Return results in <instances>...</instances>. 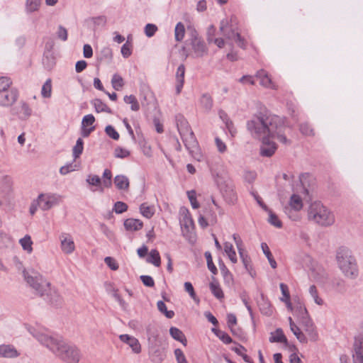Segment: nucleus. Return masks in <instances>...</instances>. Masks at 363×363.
I'll list each match as a JSON object with an SVG mask.
<instances>
[{
    "mask_svg": "<svg viewBox=\"0 0 363 363\" xmlns=\"http://www.w3.org/2000/svg\"><path fill=\"white\" fill-rule=\"evenodd\" d=\"M309 294H311V297L313 298L315 303L319 306H321L323 304V301L322 298H320L318 296V291L316 289V286L315 285H311L309 287Z\"/></svg>",
    "mask_w": 363,
    "mask_h": 363,
    "instance_id": "603ef678",
    "label": "nucleus"
},
{
    "mask_svg": "<svg viewBox=\"0 0 363 363\" xmlns=\"http://www.w3.org/2000/svg\"><path fill=\"white\" fill-rule=\"evenodd\" d=\"M185 34V27L182 22H179L174 29V38L176 41L181 42Z\"/></svg>",
    "mask_w": 363,
    "mask_h": 363,
    "instance_id": "a19ab883",
    "label": "nucleus"
},
{
    "mask_svg": "<svg viewBox=\"0 0 363 363\" xmlns=\"http://www.w3.org/2000/svg\"><path fill=\"white\" fill-rule=\"evenodd\" d=\"M91 104L94 106L96 111L98 113H100V112H106V113H111V110L110 109V108H108L107 106V105L99 99H94L92 101Z\"/></svg>",
    "mask_w": 363,
    "mask_h": 363,
    "instance_id": "4c0bfd02",
    "label": "nucleus"
},
{
    "mask_svg": "<svg viewBox=\"0 0 363 363\" xmlns=\"http://www.w3.org/2000/svg\"><path fill=\"white\" fill-rule=\"evenodd\" d=\"M269 341L270 342L284 343L285 345L288 343L287 338L281 328H277L274 332L270 333Z\"/></svg>",
    "mask_w": 363,
    "mask_h": 363,
    "instance_id": "cd10ccee",
    "label": "nucleus"
},
{
    "mask_svg": "<svg viewBox=\"0 0 363 363\" xmlns=\"http://www.w3.org/2000/svg\"><path fill=\"white\" fill-rule=\"evenodd\" d=\"M26 328L40 344L62 361L67 363L79 362L81 354L75 345L65 342L61 337L52 336L47 329L40 326L28 325Z\"/></svg>",
    "mask_w": 363,
    "mask_h": 363,
    "instance_id": "f03ea898",
    "label": "nucleus"
},
{
    "mask_svg": "<svg viewBox=\"0 0 363 363\" xmlns=\"http://www.w3.org/2000/svg\"><path fill=\"white\" fill-rule=\"evenodd\" d=\"M84 150V142L82 138H78L75 145L72 149V156L74 159H77L82 155Z\"/></svg>",
    "mask_w": 363,
    "mask_h": 363,
    "instance_id": "79ce46f5",
    "label": "nucleus"
},
{
    "mask_svg": "<svg viewBox=\"0 0 363 363\" xmlns=\"http://www.w3.org/2000/svg\"><path fill=\"white\" fill-rule=\"evenodd\" d=\"M104 262L111 270L116 271L119 267L118 262L111 257H105Z\"/></svg>",
    "mask_w": 363,
    "mask_h": 363,
    "instance_id": "0e129e2a",
    "label": "nucleus"
},
{
    "mask_svg": "<svg viewBox=\"0 0 363 363\" xmlns=\"http://www.w3.org/2000/svg\"><path fill=\"white\" fill-rule=\"evenodd\" d=\"M224 251L232 263L235 264L238 262L236 252L231 243L228 242L224 243Z\"/></svg>",
    "mask_w": 363,
    "mask_h": 363,
    "instance_id": "c9c22d12",
    "label": "nucleus"
},
{
    "mask_svg": "<svg viewBox=\"0 0 363 363\" xmlns=\"http://www.w3.org/2000/svg\"><path fill=\"white\" fill-rule=\"evenodd\" d=\"M157 306L159 311L163 313L167 318H172L174 317V312L173 311H168L164 301H158Z\"/></svg>",
    "mask_w": 363,
    "mask_h": 363,
    "instance_id": "49530a36",
    "label": "nucleus"
},
{
    "mask_svg": "<svg viewBox=\"0 0 363 363\" xmlns=\"http://www.w3.org/2000/svg\"><path fill=\"white\" fill-rule=\"evenodd\" d=\"M119 339L121 342L127 344L135 354L141 352V345L136 337L128 334H123L119 335Z\"/></svg>",
    "mask_w": 363,
    "mask_h": 363,
    "instance_id": "f3484780",
    "label": "nucleus"
},
{
    "mask_svg": "<svg viewBox=\"0 0 363 363\" xmlns=\"http://www.w3.org/2000/svg\"><path fill=\"white\" fill-rule=\"evenodd\" d=\"M255 77L258 78L260 81V84L267 88H273V84L271 78L268 75V73L264 70L260 69L257 72Z\"/></svg>",
    "mask_w": 363,
    "mask_h": 363,
    "instance_id": "a878e982",
    "label": "nucleus"
},
{
    "mask_svg": "<svg viewBox=\"0 0 363 363\" xmlns=\"http://www.w3.org/2000/svg\"><path fill=\"white\" fill-rule=\"evenodd\" d=\"M353 363H363V340L355 338L353 345Z\"/></svg>",
    "mask_w": 363,
    "mask_h": 363,
    "instance_id": "a211bd4d",
    "label": "nucleus"
},
{
    "mask_svg": "<svg viewBox=\"0 0 363 363\" xmlns=\"http://www.w3.org/2000/svg\"><path fill=\"white\" fill-rule=\"evenodd\" d=\"M41 95L43 98L49 99L52 95V81L48 79L43 84L41 89Z\"/></svg>",
    "mask_w": 363,
    "mask_h": 363,
    "instance_id": "37998d69",
    "label": "nucleus"
},
{
    "mask_svg": "<svg viewBox=\"0 0 363 363\" xmlns=\"http://www.w3.org/2000/svg\"><path fill=\"white\" fill-rule=\"evenodd\" d=\"M208 166L215 183L225 201L229 204H235L237 194L233 181L228 177V172L220 162H208Z\"/></svg>",
    "mask_w": 363,
    "mask_h": 363,
    "instance_id": "7ed1b4c3",
    "label": "nucleus"
},
{
    "mask_svg": "<svg viewBox=\"0 0 363 363\" xmlns=\"http://www.w3.org/2000/svg\"><path fill=\"white\" fill-rule=\"evenodd\" d=\"M105 132L106 135L111 138L118 140L119 139V133L116 131L113 126L111 125H108L105 128Z\"/></svg>",
    "mask_w": 363,
    "mask_h": 363,
    "instance_id": "6e6d98bb",
    "label": "nucleus"
},
{
    "mask_svg": "<svg viewBox=\"0 0 363 363\" xmlns=\"http://www.w3.org/2000/svg\"><path fill=\"white\" fill-rule=\"evenodd\" d=\"M61 249L65 254H71L74 251V242L69 235L62 234L60 236Z\"/></svg>",
    "mask_w": 363,
    "mask_h": 363,
    "instance_id": "6ab92c4d",
    "label": "nucleus"
},
{
    "mask_svg": "<svg viewBox=\"0 0 363 363\" xmlns=\"http://www.w3.org/2000/svg\"><path fill=\"white\" fill-rule=\"evenodd\" d=\"M262 299L263 301V303H259L260 311L262 313L270 315L272 313V310L270 307V303L266 301L264 298V296L262 295Z\"/></svg>",
    "mask_w": 363,
    "mask_h": 363,
    "instance_id": "13d9d810",
    "label": "nucleus"
},
{
    "mask_svg": "<svg viewBox=\"0 0 363 363\" xmlns=\"http://www.w3.org/2000/svg\"><path fill=\"white\" fill-rule=\"evenodd\" d=\"M157 30V26L152 23H147L145 27V33L148 38L152 37Z\"/></svg>",
    "mask_w": 363,
    "mask_h": 363,
    "instance_id": "e2e57ef3",
    "label": "nucleus"
},
{
    "mask_svg": "<svg viewBox=\"0 0 363 363\" xmlns=\"http://www.w3.org/2000/svg\"><path fill=\"white\" fill-rule=\"evenodd\" d=\"M124 227L128 231H138L140 230L143 226V223L135 218H128L124 220Z\"/></svg>",
    "mask_w": 363,
    "mask_h": 363,
    "instance_id": "b1692460",
    "label": "nucleus"
},
{
    "mask_svg": "<svg viewBox=\"0 0 363 363\" xmlns=\"http://www.w3.org/2000/svg\"><path fill=\"white\" fill-rule=\"evenodd\" d=\"M200 103H201L202 107L207 112H208L211 110V108L213 107V104L212 97L208 94H204L202 95L201 100H200Z\"/></svg>",
    "mask_w": 363,
    "mask_h": 363,
    "instance_id": "58836bf2",
    "label": "nucleus"
},
{
    "mask_svg": "<svg viewBox=\"0 0 363 363\" xmlns=\"http://www.w3.org/2000/svg\"><path fill=\"white\" fill-rule=\"evenodd\" d=\"M218 264H219L220 273H221L222 276L223 277L224 281L228 284H230L231 282H233V275L230 273V272L228 270V269L226 267V266L225 265L223 262L222 260H220Z\"/></svg>",
    "mask_w": 363,
    "mask_h": 363,
    "instance_id": "e433bc0d",
    "label": "nucleus"
},
{
    "mask_svg": "<svg viewBox=\"0 0 363 363\" xmlns=\"http://www.w3.org/2000/svg\"><path fill=\"white\" fill-rule=\"evenodd\" d=\"M261 248L262 250L263 253L267 258L269 263L272 268L275 269L277 267V264L276 260L274 259L272 254L266 242L261 243Z\"/></svg>",
    "mask_w": 363,
    "mask_h": 363,
    "instance_id": "72a5a7b5",
    "label": "nucleus"
},
{
    "mask_svg": "<svg viewBox=\"0 0 363 363\" xmlns=\"http://www.w3.org/2000/svg\"><path fill=\"white\" fill-rule=\"evenodd\" d=\"M123 99L126 104H130L132 111H138L140 109L139 103L134 95L125 96Z\"/></svg>",
    "mask_w": 363,
    "mask_h": 363,
    "instance_id": "c03bdc74",
    "label": "nucleus"
},
{
    "mask_svg": "<svg viewBox=\"0 0 363 363\" xmlns=\"http://www.w3.org/2000/svg\"><path fill=\"white\" fill-rule=\"evenodd\" d=\"M128 210V205L123 201H117L114 203L113 211L117 214H121Z\"/></svg>",
    "mask_w": 363,
    "mask_h": 363,
    "instance_id": "5fc2aeb1",
    "label": "nucleus"
},
{
    "mask_svg": "<svg viewBox=\"0 0 363 363\" xmlns=\"http://www.w3.org/2000/svg\"><path fill=\"white\" fill-rule=\"evenodd\" d=\"M114 184L120 191H128L129 189V179L123 174L116 175L114 178Z\"/></svg>",
    "mask_w": 363,
    "mask_h": 363,
    "instance_id": "393cba45",
    "label": "nucleus"
},
{
    "mask_svg": "<svg viewBox=\"0 0 363 363\" xmlns=\"http://www.w3.org/2000/svg\"><path fill=\"white\" fill-rule=\"evenodd\" d=\"M247 128L254 138L262 139L260 155L263 157L272 156L277 149L276 143L270 140V138H276L283 144L288 143L284 134L283 121L279 116L272 115L267 110L255 114L247 121Z\"/></svg>",
    "mask_w": 363,
    "mask_h": 363,
    "instance_id": "f257e3e1",
    "label": "nucleus"
},
{
    "mask_svg": "<svg viewBox=\"0 0 363 363\" xmlns=\"http://www.w3.org/2000/svg\"><path fill=\"white\" fill-rule=\"evenodd\" d=\"M36 199L39 202L40 208L45 211L58 205L61 201V196L52 193L40 194Z\"/></svg>",
    "mask_w": 363,
    "mask_h": 363,
    "instance_id": "9d476101",
    "label": "nucleus"
},
{
    "mask_svg": "<svg viewBox=\"0 0 363 363\" xmlns=\"http://www.w3.org/2000/svg\"><path fill=\"white\" fill-rule=\"evenodd\" d=\"M303 206V201L300 196L294 194L290 198L289 206H285L284 211L290 219L297 220H298V216L296 212L301 211Z\"/></svg>",
    "mask_w": 363,
    "mask_h": 363,
    "instance_id": "1a4fd4ad",
    "label": "nucleus"
},
{
    "mask_svg": "<svg viewBox=\"0 0 363 363\" xmlns=\"http://www.w3.org/2000/svg\"><path fill=\"white\" fill-rule=\"evenodd\" d=\"M19 244L22 247L23 250L28 254L33 252V241L31 237L29 235H26L24 237L19 240Z\"/></svg>",
    "mask_w": 363,
    "mask_h": 363,
    "instance_id": "7c9ffc66",
    "label": "nucleus"
},
{
    "mask_svg": "<svg viewBox=\"0 0 363 363\" xmlns=\"http://www.w3.org/2000/svg\"><path fill=\"white\" fill-rule=\"evenodd\" d=\"M188 198L193 208L196 209L199 207V203L196 200V194L194 190L187 191Z\"/></svg>",
    "mask_w": 363,
    "mask_h": 363,
    "instance_id": "4d7b16f0",
    "label": "nucleus"
},
{
    "mask_svg": "<svg viewBox=\"0 0 363 363\" xmlns=\"http://www.w3.org/2000/svg\"><path fill=\"white\" fill-rule=\"evenodd\" d=\"M299 315H301V323L304 327L305 331L307 333L311 341L315 342L318 340V334L315 330V325L312 320L308 316V312L305 307L300 306L298 308Z\"/></svg>",
    "mask_w": 363,
    "mask_h": 363,
    "instance_id": "6e6552de",
    "label": "nucleus"
},
{
    "mask_svg": "<svg viewBox=\"0 0 363 363\" xmlns=\"http://www.w3.org/2000/svg\"><path fill=\"white\" fill-rule=\"evenodd\" d=\"M169 333L172 338L182 342L184 345H186L187 340L185 337V335L179 328L171 327L169 329Z\"/></svg>",
    "mask_w": 363,
    "mask_h": 363,
    "instance_id": "473e14b6",
    "label": "nucleus"
},
{
    "mask_svg": "<svg viewBox=\"0 0 363 363\" xmlns=\"http://www.w3.org/2000/svg\"><path fill=\"white\" fill-rule=\"evenodd\" d=\"M311 277L317 283H325L328 279L326 271L320 266L313 268L310 274Z\"/></svg>",
    "mask_w": 363,
    "mask_h": 363,
    "instance_id": "4be33fe9",
    "label": "nucleus"
},
{
    "mask_svg": "<svg viewBox=\"0 0 363 363\" xmlns=\"http://www.w3.org/2000/svg\"><path fill=\"white\" fill-rule=\"evenodd\" d=\"M179 223L182 235L189 242L194 244L196 240L194 232V223L189 210L185 207H181L179 210Z\"/></svg>",
    "mask_w": 363,
    "mask_h": 363,
    "instance_id": "0eeeda50",
    "label": "nucleus"
},
{
    "mask_svg": "<svg viewBox=\"0 0 363 363\" xmlns=\"http://www.w3.org/2000/svg\"><path fill=\"white\" fill-rule=\"evenodd\" d=\"M113 58V52L111 48L105 46L100 50V60L110 61Z\"/></svg>",
    "mask_w": 363,
    "mask_h": 363,
    "instance_id": "09e8293b",
    "label": "nucleus"
},
{
    "mask_svg": "<svg viewBox=\"0 0 363 363\" xmlns=\"http://www.w3.org/2000/svg\"><path fill=\"white\" fill-rule=\"evenodd\" d=\"M181 138L184 144L185 147L189 151V154H191L193 157L196 158L197 160H200V158L196 157V156L194 155V153H196V151L199 149L198 142L194 134V132L192 131L188 134L182 136Z\"/></svg>",
    "mask_w": 363,
    "mask_h": 363,
    "instance_id": "ddd939ff",
    "label": "nucleus"
},
{
    "mask_svg": "<svg viewBox=\"0 0 363 363\" xmlns=\"http://www.w3.org/2000/svg\"><path fill=\"white\" fill-rule=\"evenodd\" d=\"M57 37L62 41H66L67 40V30L62 26H59L57 31L56 33Z\"/></svg>",
    "mask_w": 363,
    "mask_h": 363,
    "instance_id": "69168bd1",
    "label": "nucleus"
},
{
    "mask_svg": "<svg viewBox=\"0 0 363 363\" xmlns=\"http://www.w3.org/2000/svg\"><path fill=\"white\" fill-rule=\"evenodd\" d=\"M21 111L26 118H28L31 116L32 110L30 108L29 105L26 102H25V101L21 102Z\"/></svg>",
    "mask_w": 363,
    "mask_h": 363,
    "instance_id": "338daca9",
    "label": "nucleus"
},
{
    "mask_svg": "<svg viewBox=\"0 0 363 363\" xmlns=\"http://www.w3.org/2000/svg\"><path fill=\"white\" fill-rule=\"evenodd\" d=\"M111 84L115 90L119 91L121 89L124 85V82L122 77L118 74H114L111 79Z\"/></svg>",
    "mask_w": 363,
    "mask_h": 363,
    "instance_id": "a18cd8bd",
    "label": "nucleus"
},
{
    "mask_svg": "<svg viewBox=\"0 0 363 363\" xmlns=\"http://www.w3.org/2000/svg\"><path fill=\"white\" fill-rule=\"evenodd\" d=\"M41 0H26L25 9L28 13H33L39 9Z\"/></svg>",
    "mask_w": 363,
    "mask_h": 363,
    "instance_id": "ea45409f",
    "label": "nucleus"
},
{
    "mask_svg": "<svg viewBox=\"0 0 363 363\" xmlns=\"http://www.w3.org/2000/svg\"><path fill=\"white\" fill-rule=\"evenodd\" d=\"M111 178V171L108 169H106L103 173L101 184L106 188L111 187L112 185Z\"/></svg>",
    "mask_w": 363,
    "mask_h": 363,
    "instance_id": "de8ad7c7",
    "label": "nucleus"
},
{
    "mask_svg": "<svg viewBox=\"0 0 363 363\" xmlns=\"http://www.w3.org/2000/svg\"><path fill=\"white\" fill-rule=\"evenodd\" d=\"M149 354L154 363H160L166 356L164 349L158 347L157 342L149 344Z\"/></svg>",
    "mask_w": 363,
    "mask_h": 363,
    "instance_id": "dca6fc26",
    "label": "nucleus"
},
{
    "mask_svg": "<svg viewBox=\"0 0 363 363\" xmlns=\"http://www.w3.org/2000/svg\"><path fill=\"white\" fill-rule=\"evenodd\" d=\"M209 287L211 293L218 299H222L224 298L223 291L217 280L213 277V281L210 283Z\"/></svg>",
    "mask_w": 363,
    "mask_h": 363,
    "instance_id": "c756f323",
    "label": "nucleus"
},
{
    "mask_svg": "<svg viewBox=\"0 0 363 363\" xmlns=\"http://www.w3.org/2000/svg\"><path fill=\"white\" fill-rule=\"evenodd\" d=\"M140 213L146 218H151L155 213L154 206H149L147 203H143L139 207Z\"/></svg>",
    "mask_w": 363,
    "mask_h": 363,
    "instance_id": "2f4dec72",
    "label": "nucleus"
},
{
    "mask_svg": "<svg viewBox=\"0 0 363 363\" xmlns=\"http://www.w3.org/2000/svg\"><path fill=\"white\" fill-rule=\"evenodd\" d=\"M12 84V81L6 77H0V92L9 88Z\"/></svg>",
    "mask_w": 363,
    "mask_h": 363,
    "instance_id": "680f3d73",
    "label": "nucleus"
},
{
    "mask_svg": "<svg viewBox=\"0 0 363 363\" xmlns=\"http://www.w3.org/2000/svg\"><path fill=\"white\" fill-rule=\"evenodd\" d=\"M86 182L91 186H99L101 184V179L95 174H89Z\"/></svg>",
    "mask_w": 363,
    "mask_h": 363,
    "instance_id": "864d4df0",
    "label": "nucleus"
},
{
    "mask_svg": "<svg viewBox=\"0 0 363 363\" xmlns=\"http://www.w3.org/2000/svg\"><path fill=\"white\" fill-rule=\"evenodd\" d=\"M308 220L320 226L328 227L335 221L333 213L320 201L312 202L307 209Z\"/></svg>",
    "mask_w": 363,
    "mask_h": 363,
    "instance_id": "39448f33",
    "label": "nucleus"
},
{
    "mask_svg": "<svg viewBox=\"0 0 363 363\" xmlns=\"http://www.w3.org/2000/svg\"><path fill=\"white\" fill-rule=\"evenodd\" d=\"M174 354L178 363H188L185 355L181 349H176L174 350Z\"/></svg>",
    "mask_w": 363,
    "mask_h": 363,
    "instance_id": "774afa93",
    "label": "nucleus"
},
{
    "mask_svg": "<svg viewBox=\"0 0 363 363\" xmlns=\"http://www.w3.org/2000/svg\"><path fill=\"white\" fill-rule=\"evenodd\" d=\"M204 255L206 259L208 269L210 270V272L213 274H216L218 272V270H217L216 267L213 264L211 253L208 251H206L205 252Z\"/></svg>",
    "mask_w": 363,
    "mask_h": 363,
    "instance_id": "8fccbe9b",
    "label": "nucleus"
},
{
    "mask_svg": "<svg viewBox=\"0 0 363 363\" xmlns=\"http://www.w3.org/2000/svg\"><path fill=\"white\" fill-rule=\"evenodd\" d=\"M147 262L151 263L155 267H160L161 264V259L159 252L156 249L150 250L149 255L147 258Z\"/></svg>",
    "mask_w": 363,
    "mask_h": 363,
    "instance_id": "f704fd0d",
    "label": "nucleus"
},
{
    "mask_svg": "<svg viewBox=\"0 0 363 363\" xmlns=\"http://www.w3.org/2000/svg\"><path fill=\"white\" fill-rule=\"evenodd\" d=\"M232 17L229 21L228 18L223 19L220 23V30L223 35L229 40H233L238 32L233 28Z\"/></svg>",
    "mask_w": 363,
    "mask_h": 363,
    "instance_id": "4468645a",
    "label": "nucleus"
},
{
    "mask_svg": "<svg viewBox=\"0 0 363 363\" xmlns=\"http://www.w3.org/2000/svg\"><path fill=\"white\" fill-rule=\"evenodd\" d=\"M146 333L148 344L157 342L159 333L157 327L154 324H148L146 326Z\"/></svg>",
    "mask_w": 363,
    "mask_h": 363,
    "instance_id": "bb28decb",
    "label": "nucleus"
},
{
    "mask_svg": "<svg viewBox=\"0 0 363 363\" xmlns=\"http://www.w3.org/2000/svg\"><path fill=\"white\" fill-rule=\"evenodd\" d=\"M176 124L181 137L192 132L188 121L182 115L176 116Z\"/></svg>",
    "mask_w": 363,
    "mask_h": 363,
    "instance_id": "412c9836",
    "label": "nucleus"
},
{
    "mask_svg": "<svg viewBox=\"0 0 363 363\" xmlns=\"http://www.w3.org/2000/svg\"><path fill=\"white\" fill-rule=\"evenodd\" d=\"M21 353L16 347L11 344L0 345V358L15 359L18 357Z\"/></svg>",
    "mask_w": 363,
    "mask_h": 363,
    "instance_id": "2eb2a0df",
    "label": "nucleus"
},
{
    "mask_svg": "<svg viewBox=\"0 0 363 363\" xmlns=\"http://www.w3.org/2000/svg\"><path fill=\"white\" fill-rule=\"evenodd\" d=\"M95 121V118L92 114H88L84 116L82 121V126L87 127V126H94L93 124Z\"/></svg>",
    "mask_w": 363,
    "mask_h": 363,
    "instance_id": "052dcab7",
    "label": "nucleus"
},
{
    "mask_svg": "<svg viewBox=\"0 0 363 363\" xmlns=\"http://www.w3.org/2000/svg\"><path fill=\"white\" fill-rule=\"evenodd\" d=\"M267 212L269 213V217L268 221L270 223V224L279 228H281L282 223L277 216L274 214L270 209L267 211Z\"/></svg>",
    "mask_w": 363,
    "mask_h": 363,
    "instance_id": "3c124183",
    "label": "nucleus"
},
{
    "mask_svg": "<svg viewBox=\"0 0 363 363\" xmlns=\"http://www.w3.org/2000/svg\"><path fill=\"white\" fill-rule=\"evenodd\" d=\"M19 96L17 89L10 86L0 92V106L10 107L13 106Z\"/></svg>",
    "mask_w": 363,
    "mask_h": 363,
    "instance_id": "f8f14e48",
    "label": "nucleus"
},
{
    "mask_svg": "<svg viewBox=\"0 0 363 363\" xmlns=\"http://www.w3.org/2000/svg\"><path fill=\"white\" fill-rule=\"evenodd\" d=\"M190 40L192 50L196 57H201L208 53V48L204 42L199 37L194 28L190 30Z\"/></svg>",
    "mask_w": 363,
    "mask_h": 363,
    "instance_id": "9b49d317",
    "label": "nucleus"
},
{
    "mask_svg": "<svg viewBox=\"0 0 363 363\" xmlns=\"http://www.w3.org/2000/svg\"><path fill=\"white\" fill-rule=\"evenodd\" d=\"M44 296H46L45 298L53 306L58 307L62 304V297L58 291L55 289H52L50 287Z\"/></svg>",
    "mask_w": 363,
    "mask_h": 363,
    "instance_id": "aec40b11",
    "label": "nucleus"
},
{
    "mask_svg": "<svg viewBox=\"0 0 363 363\" xmlns=\"http://www.w3.org/2000/svg\"><path fill=\"white\" fill-rule=\"evenodd\" d=\"M336 261L345 277L350 279L357 277L359 272L357 260L349 248L340 247L336 252Z\"/></svg>",
    "mask_w": 363,
    "mask_h": 363,
    "instance_id": "20e7f679",
    "label": "nucleus"
},
{
    "mask_svg": "<svg viewBox=\"0 0 363 363\" xmlns=\"http://www.w3.org/2000/svg\"><path fill=\"white\" fill-rule=\"evenodd\" d=\"M289 322L290 325V329L291 332L294 333V335L296 337V338L302 343L307 342V339L304 334L301 331L299 328L296 325V324L294 323L292 318L291 317H289Z\"/></svg>",
    "mask_w": 363,
    "mask_h": 363,
    "instance_id": "c85d7f7f",
    "label": "nucleus"
},
{
    "mask_svg": "<svg viewBox=\"0 0 363 363\" xmlns=\"http://www.w3.org/2000/svg\"><path fill=\"white\" fill-rule=\"evenodd\" d=\"M23 275L29 286L34 289L38 295L44 297L48 290L50 289V282L33 269H24Z\"/></svg>",
    "mask_w": 363,
    "mask_h": 363,
    "instance_id": "423d86ee",
    "label": "nucleus"
},
{
    "mask_svg": "<svg viewBox=\"0 0 363 363\" xmlns=\"http://www.w3.org/2000/svg\"><path fill=\"white\" fill-rule=\"evenodd\" d=\"M184 74H185V67L184 65H180L176 72V93L177 94H179L182 91V89L184 83Z\"/></svg>",
    "mask_w": 363,
    "mask_h": 363,
    "instance_id": "5701e85b",
    "label": "nucleus"
},
{
    "mask_svg": "<svg viewBox=\"0 0 363 363\" xmlns=\"http://www.w3.org/2000/svg\"><path fill=\"white\" fill-rule=\"evenodd\" d=\"M114 155L117 158H125L130 155V152L121 147H117L114 150Z\"/></svg>",
    "mask_w": 363,
    "mask_h": 363,
    "instance_id": "bf43d9fd",
    "label": "nucleus"
}]
</instances>
